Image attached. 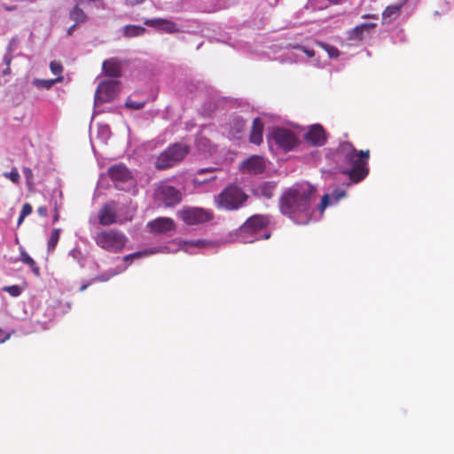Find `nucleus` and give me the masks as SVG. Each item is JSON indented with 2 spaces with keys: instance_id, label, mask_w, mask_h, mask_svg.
Returning a JSON list of instances; mask_svg holds the SVG:
<instances>
[{
  "instance_id": "1",
  "label": "nucleus",
  "mask_w": 454,
  "mask_h": 454,
  "mask_svg": "<svg viewBox=\"0 0 454 454\" xmlns=\"http://www.w3.org/2000/svg\"><path fill=\"white\" fill-rule=\"evenodd\" d=\"M315 193L316 188L308 183L287 189L279 199L280 212L297 224H307L311 218Z\"/></svg>"
},
{
  "instance_id": "2",
  "label": "nucleus",
  "mask_w": 454,
  "mask_h": 454,
  "mask_svg": "<svg viewBox=\"0 0 454 454\" xmlns=\"http://www.w3.org/2000/svg\"><path fill=\"white\" fill-rule=\"evenodd\" d=\"M333 156L340 164L341 173L347 175L352 183L361 182L369 174V150L356 151L352 144L344 142L337 147Z\"/></svg>"
},
{
  "instance_id": "3",
  "label": "nucleus",
  "mask_w": 454,
  "mask_h": 454,
  "mask_svg": "<svg viewBox=\"0 0 454 454\" xmlns=\"http://www.w3.org/2000/svg\"><path fill=\"white\" fill-rule=\"evenodd\" d=\"M248 196L238 185L229 184L215 199L218 208L225 210H236L247 200Z\"/></svg>"
},
{
  "instance_id": "4",
  "label": "nucleus",
  "mask_w": 454,
  "mask_h": 454,
  "mask_svg": "<svg viewBox=\"0 0 454 454\" xmlns=\"http://www.w3.org/2000/svg\"><path fill=\"white\" fill-rule=\"evenodd\" d=\"M190 153V146L184 144L175 143L161 152L155 160V168L159 170L174 167L182 161Z\"/></svg>"
},
{
  "instance_id": "5",
  "label": "nucleus",
  "mask_w": 454,
  "mask_h": 454,
  "mask_svg": "<svg viewBox=\"0 0 454 454\" xmlns=\"http://www.w3.org/2000/svg\"><path fill=\"white\" fill-rule=\"evenodd\" d=\"M94 240L102 249L112 253H119L124 248L127 237L119 230L109 229L96 233Z\"/></svg>"
},
{
  "instance_id": "6",
  "label": "nucleus",
  "mask_w": 454,
  "mask_h": 454,
  "mask_svg": "<svg viewBox=\"0 0 454 454\" xmlns=\"http://www.w3.org/2000/svg\"><path fill=\"white\" fill-rule=\"evenodd\" d=\"M177 215L187 225L204 224L215 217L211 209L200 207H184L177 212Z\"/></svg>"
},
{
  "instance_id": "7",
  "label": "nucleus",
  "mask_w": 454,
  "mask_h": 454,
  "mask_svg": "<svg viewBox=\"0 0 454 454\" xmlns=\"http://www.w3.org/2000/svg\"><path fill=\"white\" fill-rule=\"evenodd\" d=\"M268 138L274 141L278 148L285 152L294 150L299 144V138L294 131L282 127H275L270 132Z\"/></svg>"
},
{
  "instance_id": "8",
  "label": "nucleus",
  "mask_w": 454,
  "mask_h": 454,
  "mask_svg": "<svg viewBox=\"0 0 454 454\" xmlns=\"http://www.w3.org/2000/svg\"><path fill=\"white\" fill-rule=\"evenodd\" d=\"M155 199L166 207H172L182 201V192L172 185L165 183L160 184L155 189Z\"/></svg>"
},
{
  "instance_id": "9",
  "label": "nucleus",
  "mask_w": 454,
  "mask_h": 454,
  "mask_svg": "<svg viewBox=\"0 0 454 454\" xmlns=\"http://www.w3.org/2000/svg\"><path fill=\"white\" fill-rule=\"evenodd\" d=\"M108 176L120 190H124L125 184H133L134 177L131 171L122 163L114 164L108 168Z\"/></svg>"
},
{
  "instance_id": "10",
  "label": "nucleus",
  "mask_w": 454,
  "mask_h": 454,
  "mask_svg": "<svg viewBox=\"0 0 454 454\" xmlns=\"http://www.w3.org/2000/svg\"><path fill=\"white\" fill-rule=\"evenodd\" d=\"M118 85V81L110 80L101 82L96 90L95 100L100 103L111 101L117 91Z\"/></svg>"
},
{
  "instance_id": "11",
  "label": "nucleus",
  "mask_w": 454,
  "mask_h": 454,
  "mask_svg": "<svg viewBox=\"0 0 454 454\" xmlns=\"http://www.w3.org/2000/svg\"><path fill=\"white\" fill-rule=\"evenodd\" d=\"M266 168L265 160L260 155H252L240 163L239 170L250 175L262 174Z\"/></svg>"
},
{
  "instance_id": "12",
  "label": "nucleus",
  "mask_w": 454,
  "mask_h": 454,
  "mask_svg": "<svg viewBox=\"0 0 454 454\" xmlns=\"http://www.w3.org/2000/svg\"><path fill=\"white\" fill-rule=\"evenodd\" d=\"M270 224V220L267 216L262 215H254L249 217L241 226L240 232L247 234H254L262 229H265Z\"/></svg>"
},
{
  "instance_id": "13",
  "label": "nucleus",
  "mask_w": 454,
  "mask_h": 454,
  "mask_svg": "<svg viewBox=\"0 0 454 454\" xmlns=\"http://www.w3.org/2000/svg\"><path fill=\"white\" fill-rule=\"evenodd\" d=\"M151 231L157 234L168 233L176 230V223L170 217H158L147 223Z\"/></svg>"
},
{
  "instance_id": "14",
  "label": "nucleus",
  "mask_w": 454,
  "mask_h": 454,
  "mask_svg": "<svg viewBox=\"0 0 454 454\" xmlns=\"http://www.w3.org/2000/svg\"><path fill=\"white\" fill-rule=\"evenodd\" d=\"M304 138L314 146H322L326 142L325 131L320 124L310 126Z\"/></svg>"
},
{
  "instance_id": "15",
  "label": "nucleus",
  "mask_w": 454,
  "mask_h": 454,
  "mask_svg": "<svg viewBox=\"0 0 454 454\" xmlns=\"http://www.w3.org/2000/svg\"><path fill=\"white\" fill-rule=\"evenodd\" d=\"M144 24L168 34L179 32L177 25L174 21L166 19H148L144 21Z\"/></svg>"
},
{
  "instance_id": "16",
  "label": "nucleus",
  "mask_w": 454,
  "mask_h": 454,
  "mask_svg": "<svg viewBox=\"0 0 454 454\" xmlns=\"http://www.w3.org/2000/svg\"><path fill=\"white\" fill-rule=\"evenodd\" d=\"M102 70L106 76L118 78L121 75V63L116 58H111L103 62Z\"/></svg>"
},
{
  "instance_id": "17",
  "label": "nucleus",
  "mask_w": 454,
  "mask_h": 454,
  "mask_svg": "<svg viewBox=\"0 0 454 454\" xmlns=\"http://www.w3.org/2000/svg\"><path fill=\"white\" fill-rule=\"evenodd\" d=\"M264 129V123L261 118L256 117L253 120L250 134L249 142L260 145L262 143V135Z\"/></svg>"
},
{
  "instance_id": "18",
  "label": "nucleus",
  "mask_w": 454,
  "mask_h": 454,
  "mask_svg": "<svg viewBox=\"0 0 454 454\" xmlns=\"http://www.w3.org/2000/svg\"><path fill=\"white\" fill-rule=\"evenodd\" d=\"M116 220L115 209L110 205H104L98 212V223L103 226H108L115 223Z\"/></svg>"
},
{
  "instance_id": "19",
  "label": "nucleus",
  "mask_w": 454,
  "mask_h": 454,
  "mask_svg": "<svg viewBox=\"0 0 454 454\" xmlns=\"http://www.w3.org/2000/svg\"><path fill=\"white\" fill-rule=\"evenodd\" d=\"M377 27L376 23H363L356 26L348 32V39L352 41H362L364 33H371Z\"/></svg>"
},
{
  "instance_id": "20",
  "label": "nucleus",
  "mask_w": 454,
  "mask_h": 454,
  "mask_svg": "<svg viewBox=\"0 0 454 454\" xmlns=\"http://www.w3.org/2000/svg\"><path fill=\"white\" fill-rule=\"evenodd\" d=\"M346 196V192L344 191H334L331 195L325 194L322 198L321 203L319 205V209L324 211L325 208L331 205L333 202H338L340 199Z\"/></svg>"
},
{
  "instance_id": "21",
  "label": "nucleus",
  "mask_w": 454,
  "mask_h": 454,
  "mask_svg": "<svg viewBox=\"0 0 454 454\" xmlns=\"http://www.w3.org/2000/svg\"><path fill=\"white\" fill-rule=\"evenodd\" d=\"M276 185L271 182H264L256 188V193L266 199H270L275 191Z\"/></svg>"
},
{
  "instance_id": "22",
  "label": "nucleus",
  "mask_w": 454,
  "mask_h": 454,
  "mask_svg": "<svg viewBox=\"0 0 454 454\" xmlns=\"http://www.w3.org/2000/svg\"><path fill=\"white\" fill-rule=\"evenodd\" d=\"M80 4H75L74 7L70 11L69 17L75 24L79 25L84 23L87 20V15L79 7Z\"/></svg>"
},
{
  "instance_id": "23",
  "label": "nucleus",
  "mask_w": 454,
  "mask_h": 454,
  "mask_svg": "<svg viewBox=\"0 0 454 454\" xmlns=\"http://www.w3.org/2000/svg\"><path fill=\"white\" fill-rule=\"evenodd\" d=\"M146 32L144 27L137 25H127L123 27V34L126 37L141 36Z\"/></svg>"
},
{
  "instance_id": "24",
  "label": "nucleus",
  "mask_w": 454,
  "mask_h": 454,
  "mask_svg": "<svg viewBox=\"0 0 454 454\" xmlns=\"http://www.w3.org/2000/svg\"><path fill=\"white\" fill-rule=\"evenodd\" d=\"M20 260L23 263L30 267L31 270L36 277L40 276V268L37 266L34 259L30 257V255L24 249H22L20 252Z\"/></svg>"
},
{
  "instance_id": "25",
  "label": "nucleus",
  "mask_w": 454,
  "mask_h": 454,
  "mask_svg": "<svg viewBox=\"0 0 454 454\" xmlns=\"http://www.w3.org/2000/svg\"><path fill=\"white\" fill-rule=\"evenodd\" d=\"M216 170V168H200L197 170L196 172V176L194 177L193 179V184H206L207 182H210V181H213L216 178L215 176H212L208 178H204V179H200L199 176H202L206 173H213Z\"/></svg>"
},
{
  "instance_id": "26",
  "label": "nucleus",
  "mask_w": 454,
  "mask_h": 454,
  "mask_svg": "<svg viewBox=\"0 0 454 454\" xmlns=\"http://www.w3.org/2000/svg\"><path fill=\"white\" fill-rule=\"evenodd\" d=\"M400 13V7L397 5L387 6L382 12V20L384 22H389L392 18L397 17Z\"/></svg>"
},
{
  "instance_id": "27",
  "label": "nucleus",
  "mask_w": 454,
  "mask_h": 454,
  "mask_svg": "<svg viewBox=\"0 0 454 454\" xmlns=\"http://www.w3.org/2000/svg\"><path fill=\"white\" fill-rule=\"evenodd\" d=\"M63 81V76H59L55 79H50V80H35L34 83L37 87L44 88V89H51L56 82H59Z\"/></svg>"
},
{
  "instance_id": "28",
  "label": "nucleus",
  "mask_w": 454,
  "mask_h": 454,
  "mask_svg": "<svg viewBox=\"0 0 454 454\" xmlns=\"http://www.w3.org/2000/svg\"><path fill=\"white\" fill-rule=\"evenodd\" d=\"M60 231H61V230L59 228L53 229V231H51V237L48 240V251L49 252H52L55 249V247L59 240Z\"/></svg>"
},
{
  "instance_id": "29",
  "label": "nucleus",
  "mask_w": 454,
  "mask_h": 454,
  "mask_svg": "<svg viewBox=\"0 0 454 454\" xmlns=\"http://www.w3.org/2000/svg\"><path fill=\"white\" fill-rule=\"evenodd\" d=\"M32 206L29 203H25L22 206L21 212L18 219V225H20L24 219L32 213Z\"/></svg>"
},
{
  "instance_id": "30",
  "label": "nucleus",
  "mask_w": 454,
  "mask_h": 454,
  "mask_svg": "<svg viewBox=\"0 0 454 454\" xmlns=\"http://www.w3.org/2000/svg\"><path fill=\"white\" fill-rule=\"evenodd\" d=\"M3 291L8 293L12 297L20 296L22 293V288L20 286H6L3 287Z\"/></svg>"
},
{
  "instance_id": "31",
  "label": "nucleus",
  "mask_w": 454,
  "mask_h": 454,
  "mask_svg": "<svg viewBox=\"0 0 454 454\" xmlns=\"http://www.w3.org/2000/svg\"><path fill=\"white\" fill-rule=\"evenodd\" d=\"M4 176L10 179L14 184H19L20 174L16 168H12L10 172H4Z\"/></svg>"
},
{
  "instance_id": "32",
  "label": "nucleus",
  "mask_w": 454,
  "mask_h": 454,
  "mask_svg": "<svg viewBox=\"0 0 454 454\" xmlns=\"http://www.w3.org/2000/svg\"><path fill=\"white\" fill-rule=\"evenodd\" d=\"M145 102H137V101L131 99L130 98H129L125 103V106L128 108H130L133 110H139V109L143 108L145 106Z\"/></svg>"
},
{
  "instance_id": "33",
  "label": "nucleus",
  "mask_w": 454,
  "mask_h": 454,
  "mask_svg": "<svg viewBox=\"0 0 454 454\" xmlns=\"http://www.w3.org/2000/svg\"><path fill=\"white\" fill-rule=\"evenodd\" d=\"M50 69L53 74H60L63 72V66L59 61H51L50 63Z\"/></svg>"
},
{
  "instance_id": "34",
  "label": "nucleus",
  "mask_w": 454,
  "mask_h": 454,
  "mask_svg": "<svg viewBox=\"0 0 454 454\" xmlns=\"http://www.w3.org/2000/svg\"><path fill=\"white\" fill-rule=\"evenodd\" d=\"M22 171H23V174H24V176H25V177L27 179V183L28 184H33L34 175H33L32 169L29 168H24Z\"/></svg>"
},
{
  "instance_id": "35",
  "label": "nucleus",
  "mask_w": 454,
  "mask_h": 454,
  "mask_svg": "<svg viewBox=\"0 0 454 454\" xmlns=\"http://www.w3.org/2000/svg\"><path fill=\"white\" fill-rule=\"evenodd\" d=\"M145 253H142V252H136V253H133V254H128V255H125L123 257V260L125 262H131L133 259H137V258H140Z\"/></svg>"
},
{
  "instance_id": "36",
  "label": "nucleus",
  "mask_w": 454,
  "mask_h": 454,
  "mask_svg": "<svg viewBox=\"0 0 454 454\" xmlns=\"http://www.w3.org/2000/svg\"><path fill=\"white\" fill-rule=\"evenodd\" d=\"M37 213L40 216H46L48 209L45 206H41L37 208Z\"/></svg>"
},
{
  "instance_id": "37",
  "label": "nucleus",
  "mask_w": 454,
  "mask_h": 454,
  "mask_svg": "<svg viewBox=\"0 0 454 454\" xmlns=\"http://www.w3.org/2000/svg\"><path fill=\"white\" fill-rule=\"evenodd\" d=\"M12 60V56L10 53H7L4 57V62L5 63L6 67L11 66V62Z\"/></svg>"
},
{
  "instance_id": "38",
  "label": "nucleus",
  "mask_w": 454,
  "mask_h": 454,
  "mask_svg": "<svg viewBox=\"0 0 454 454\" xmlns=\"http://www.w3.org/2000/svg\"><path fill=\"white\" fill-rule=\"evenodd\" d=\"M59 219V210H58V207H57V205H55V207H54V215H53V223H56L58 222Z\"/></svg>"
},
{
  "instance_id": "39",
  "label": "nucleus",
  "mask_w": 454,
  "mask_h": 454,
  "mask_svg": "<svg viewBox=\"0 0 454 454\" xmlns=\"http://www.w3.org/2000/svg\"><path fill=\"white\" fill-rule=\"evenodd\" d=\"M303 51L306 53V55L309 58H312L315 56V51L313 50L309 49H303Z\"/></svg>"
},
{
  "instance_id": "40",
  "label": "nucleus",
  "mask_w": 454,
  "mask_h": 454,
  "mask_svg": "<svg viewBox=\"0 0 454 454\" xmlns=\"http://www.w3.org/2000/svg\"><path fill=\"white\" fill-rule=\"evenodd\" d=\"M76 26H77V24H75V23H74V25H72V26L67 29V35H73V33H74V29H75Z\"/></svg>"
},
{
  "instance_id": "41",
  "label": "nucleus",
  "mask_w": 454,
  "mask_h": 454,
  "mask_svg": "<svg viewBox=\"0 0 454 454\" xmlns=\"http://www.w3.org/2000/svg\"><path fill=\"white\" fill-rule=\"evenodd\" d=\"M363 19H374V20H377L378 19V15L376 14H364L362 16Z\"/></svg>"
},
{
  "instance_id": "42",
  "label": "nucleus",
  "mask_w": 454,
  "mask_h": 454,
  "mask_svg": "<svg viewBox=\"0 0 454 454\" xmlns=\"http://www.w3.org/2000/svg\"><path fill=\"white\" fill-rule=\"evenodd\" d=\"M144 0H126V2L131 5L142 3Z\"/></svg>"
},
{
  "instance_id": "43",
  "label": "nucleus",
  "mask_w": 454,
  "mask_h": 454,
  "mask_svg": "<svg viewBox=\"0 0 454 454\" xmlns=\"http://www.w3.org/2000/svg\"><path fill=\"white\" fill-rule=\"evenodd\" d=\"M331 57H334L338 55V50L336 48H332L331 51L329 52Z\"/></svg>"
},
{
  "instance_id": "44",
  "label": "nucleus",
  "mask_w": 454,
  "mask_h": 454,
  "mask_svg": "<svg viewBox=\"0 0 454 454\" xmlns=\"http://www.w3.org/2000/svg\"><path fill=\"white\" fill-rule=\"evenodd\" d=\"M192 244L196 247H202L204 246L205 242L203 240H197L195 242H192Z\"/></svg>"
},
{
  "instance_id": "45",
  "label": "nucleus",
  "mask_w": 454,
  "mask_h": 454,
  "mask_svg": "<svg viewBox=\"0 0 454 454\" xmlns=\"http://www.w3.org/2000/svg\"><path fill=\"white\" fill-rule=\"evenodd\" d=\"M11 74V67H6V68L3 71V74L4 75H8Z\"/></svg>"
},
{
  "instance_id": "46",
  "label": "nucleus",
  "mask_w": 454,
  "mask_h": 454,
  "mask_svg": "<svg viewBox=\"0 0 454 454\" xmlns=\"http://www.w3.org/2000/svg\"><path fill=\"white\" fill-rule=\"evenodd\" d=\"M4 9L7 10V11H13L16 9L15 6H6V5H4Z\"/></svg>"
},
{
  "instance_id": "47",
  "label": "nucleus",
  "mask_w": 454,
  "mask_h": 454,
  "mask_svg": "<svg viewBox=\"0 0 454 454\" xmlns=\"http://www.w3.org/2000/svg\"><path fill=\"white\" fill-rule=\"evenodd\" d=\"M88 285H82L81 287H80V291H84L86 288H87Z\"/></svg>"
},
{
  "instance_id": "48",
  "label": "nucleus",
  "mask_w": 454,
  "mask_h": 454,
  "mask_svg": "<svg viewBox=\"0 0 454 454\" xmlns=\"http://www.w3.org/2000/svg\"><path fill=\"white\" fill-rule=\"evenodd\" d=\"M10 335L8 334L4 340H1V342H4L6 340H8Z\"/></svg>"
},
{
  "instance_id": "49",
  "label": "nucleus",
  "mask_w": 454,
  "mask_h": 454,
  "mask_svg": "<svg viewBox=\"0 0 454 454\" xmlns=\"http://www.w3.org/2000/svg\"><path fill=\"white\" fill-rule=\"evenodd\" d=\"M270 233H268V234H265V235H264V238H265V239H268V238H270Z\"/></svg>"
},
{
  "instance_id": "50",
  "label": "nucleus",
  "mask_w": 454,
  "mask_h": 454,
  "mask_svg": "<svg viewBox=\"0 0 454 454\" xmlns=\"http://www.w3.org/2000/svg\"><path fill=\"white\" fill-rule=\"evenodd\" d=\"M2 333V330L0 329V334Z\"/></svg>"
}]
</instances>
